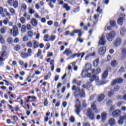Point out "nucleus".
<instances>
[{
  "label": "nucleus",
  "instance_id": "51",
  "mask_svg": "<svg viewBox=\"0 0 126 126\" xmlns=\"http://www.w3.org/2000/svg\"><path fill=\"white\" fill-rule=\"evenodd\" d=\"M95 75H94L93 76L91 77V79H90V82H93V81H94V80H95Z\"/></svg>",
  "mask_w": 126,
  "mask_h": 126
},
{
  "label": "nucleus",
  "instance_id": "21",
  "mask_svg": "<svg viewBox=\"0 0 126 126\" xmlns=\"http://www.w3.org/2000/svg\"><path fill=\"white\" fill-rule=\"evenodd\" d=\"M31 24L32 26H36L38 24V22H37L36 19L32 18L31 20Z\"/></svg>",
  "mask_w": 126,
  "mask_h": 126
},
{
  "label": "nucleus",
  "instance_id": "59",
  "mask_svg": "<svg viewBox=\"0 0 126 126\" xmlns=\"http://www.w3.org/2000/svg\"><path fill=\"white\" fill-rule=\"evenodd\" d=\"M14 1V0H8L7 2L8 4H12L13 3V2Z\"/></svg>",
  "mask_w": 126,
  "mask_h": 126
},
{
  "label": "nucleus",
  "instance_id": "19",
  "mask_svg": "<svg viewBox=\"0 0 126 126\" xmlns=\"http://www.w3.org/2000/svg\"><path fill=\"white\" fill-rule=\"evenodd\" d=\"M63 8H65L66 11H69V10H70V7L68 6V5L67 3L63 4Z\"/></svg>",
  "mask_w": 126,
  "mask_h": 126
},
{
  "label": "nucleus",
  "instance_id": "64",
  "mask_svg": "<svg viewBox=\"0 0 126 126\" xmlns=\"http://www.w3.org/2000/svg\"><path fill=\"white\" fill-rule=\"evenodd\" d=\"M83 126H90V124L88 123H83Z\"/></svg>",
  "mask_w": 126,
  "mask_h": 126
},
{
  "label": "nucleus",
  "instance_id": "30",
  "mask_svg": "<svg viewBox=\"0 0 126 126\" xmlns=\"http://www.w3.org/2000/svg\"><path fill=\"white\" fill-rule=\"evenodd\" d=\"M13 6L14 8H17L18 7V1L15 0L13 2Z\"/></svg>",
  "mask_w": 126,
  "mask_h": 126
},
{
  "label": "nucleus",
  "instance_id": "60",
  "mask_svg": "<svg viewBox=\"0 0 126 126\" xmlns=\"http://www.w3.org/2000/svg\"><path fill=\"white\" fill-rule=\"evenodd\" d=\"M125 71V68L121 67L119 69V72H124Z\"/></svg>",
  "mask_w": 126,
  "mask_h": 126
},
{
  "label": "nucleus",
  "instance_id": "24",
  "mask_svg": "<svg viewBox=\"0 0 126 126\" xmlns=\"http://www.w3.org/2000/svg\"><path fill=\"white\" fill-rule=\"evenodd\" d=\"M21 57L22 58H23V59H26L27 58H28V55L27 54V53H25V52H22L21 54Z\"/></svg>",
  "mask_w": 126,
  "mask_h": 126
},
{
  "label": "nucleus",
  "instance_id": "41",
  "mask_svg": "<svg viewBox=\"0 0 126 126\" xmlns=\"http://www.w3.org/2000/svg\"><path fill=\"white\" fill-rule=\"evenodd\" d=\"M20 21L22 24H24L26 22L25 21V19L24 17L20 18Z\"/></svg>",
  "mask_w": 126,
  "mask_h": 126
},
{
  "label": "nucleus",
  "instance_id": "53",
  "mask_svg": "<svg viewBox=\"0 0 126 126\" xmlns=\"http://www.w3.org/2000/svg\"><path fill=\"white\" fill-rule=\"evenodd\" d=\"M7 42H8V43H9V44H11L12 43V38L9 37L7 39Z\"/></svg>",
  "mask_w": 126,
  "mask_h": 126
},
{
  "label": "nucleus",
  "instance_id": "56",
  "mask_svg": "<svg viewBox=\"0 0 126 126\" xmlns=\"http://www.w3.org/2000/svg\"><path fill=\"white\" fill-rule=\"evenodd\" d=\"M29 12L30 14H33V13H34V10H33V9L30 8V9L29 10Z\"/></svg>",
  "mask_w": 126,
  "mask_h": 126
},
{
  "label": "nucleus",
  "instance_id": "28",
  "mask_svg": "<svg viewBox=\"0 0 126 126\" xmlns=\"http://www.w3.org/2000/svg\"><path fill=\"white\" fill-rule=\"evenodd\" d=\"M106 118H107V114H106V112L102 113L101 114L102 120L103 121H105V120H106Z\"/></svg>",
  "mask_w": 126,
  "mask_h": 126
},
{
  "label": "nucleus",
  "instance_id": "8",
  "mask_svg": "<svg viewBox=\"0 0 126 126\" xmlns=\"http://www.w3.org/2000/svg\"><path fill=\"white\" fill-rule=\"evenodd\" d=\"M122 44V38L120 37L116 38L113 41V45L114 47H119Z\"/></svg>",
  "mask_w": 126,
  "mask_h": 126
},
{
  "label": "nucleus",
  "instance_id": "47",
  "mask_svg": "<svg viewBox=\"0 0 126 126\" xmlns=\"http://www.w3.org/2000/svg\"><path fill=\"white\" fill-rule=\"evenodd\" d=\"M69 121L70 122H71V123H74V121H75V119L73 116H71L70 118Z\"/></svg>",
  "mask_w": 126,
  "mask_h": 126
},
{
  "label": "nucleus",
  "instance_id": "3",
  "mask_svg": "<svg viewBox=\"0 0 126 126\" xmlns=\"http://www.w3.org/2000/svg\"><path fill=\"white\" fill-rule=\"evenodd\" d=\"M75 108V112L76 114H77L78 116H79V117H80V115H79V113H80V101H79V100H78V98H77L76 99Z\"/></svg>",
  "mask_w": 126,
  "mask_h": 126
},
{
  "label": "nucleus",
  "instance_id": "17",
  "mask_svg": "<svg viewBox=\"0 0 126 126\" xmlns=\"http://www.w3.org/2000/svg\"><path fill=\"white\" fill-rule=\"evenodd\" d=\"M55 61L54 60H52L50 61V64L51 66V69L52 71H54V68H55Z\"/></svg>",
  "mask_w": 126,
  "mask_h": 126
},
{
  "label": "nucleus",
  "instance_id": "36",
  "mask_svg": "<svg viewBox=\"0 0 126 126\" xmlns=\"http://www.w3.org/2000/svg\"><path fill=\"white\" fill-rule=\"evenodd\" d=\"M29 57L32 55V49L31 48H29L28 49V53H27Z\"/></svg>",
  "mask_w": 126,
  "mask_h": 126
},
{
  "label": "nucleus",
  "instance_id": "62",
  "mask_svg": "<svg viewBox=\"0 0 126 126\" xmlns=\"http://www.w3.org/2000/svg\"><path fill=\"white\" fill-rule=\"evenodd\" d=\"M3 23H4V24H5V25H7V23H8V20H3Z\"/></svg>",
  "mask_w": 126,
  "mask_h": 126
},
{
  "label": "nucleus",
  "instance_id": "34",
  "mask_svg": "<svg viewBox=\"0 0 126 126\" xmlns=\"http://www.w3.org/2000/svg\"><path fill=\"white\" fill-rule=\"evenodd\" d=\"M23 16L24 17H26V18H27V20L28 21L30 20V15H28V14H27L26 12H25L24 14L23 15Z\"/></svg>",
  "mask_w": 126,
  "mask_h": 126
},
{
  "label": "nucleus",
  "instance_id": "22",
  "mask_svg": "<svg viewBox=\"0 0 126 126\" xmlns=\"http://www.w3.org/2000/svg\"><path fill=\"white\" fill-rule=\"evenodd\" d=\"M125 120V117H120V120L118 121L119 125H123L124 124V120Z\"/></svg>",
  "mask_w": 126,
  "mask_h": 126
},
{
  "label": "nucleus",
  "instance_id": "48",
  "mask_svg": "<svg viewBox=\"0 0 126 126\" xmlns=\"http://www.w3.org/2000/svg\"><path fill=\"white\" fill-rule=\"evenodd\" d=\"M22 8H23L24 10L27 9V5H26V4L23 3L22 5Z\"/></svg>",
  "mask_w": 126,
  "mask_h": 126
},
{
  "label": "nucleus",
  "instance_id": "27",
  "mask_svg": "<svg viewBox=\"0 0 126 126\" xmlns=\"http://www.w3.org/2000/svg\"><path fill=\"white\" fill-rule=\"evenodd\" d=\"M86 69H84V70H89L90 68H91V64L90 63H87L85 66Z\"/></svg>",
  "mask_w": 126,
  "mask_h": 126
},
{
  "label": "nucleus",
  "instance_id": "10",
  "mask_svg": "<svg viewBox=\"0 0 126 126\" xmlns=\"http://www.w3.org/2000/svg\"><path fill=\"white\" fill-rule=\"evenodd\" d=\"M98 44L102 46H104L106 44V40L105 39V35L104 34L101 36Z\"/></svg>",
  "mask_w": 126,
  "mask_h": 126
},
{
  "label": "nucleus",
  "instance_id": "46",
  "mask_svg": "<svg viewBox=\"0 0 126 126\" xmlns=\"http://www.w3.org/2000/svg\"><path fill=\"white\" fill-rule=\"evenodd\" d=\"M15 51H19L20 50V45H16L14 47Z\"/></svg>",
  "mask_w": 126,
  "mask_h": 126
},
{
  "label": "nucleus",
  "instance_id": "1",
  "mask_svg": "<svg viewBox=\"0 0 126 126\" xmlns=\"http://www.w3.org/2000/svg\"><path fill=\"white\" fill-rule=\"evenodd\" d=\"M74 95L75 98H78L79 96L81 98H84V97H85V92H84L83 89L78 88L77 89L76 91L74 92Z\"/></svg>",
  "mask_w": 126,
  "mask_h": 126
},
{
  "label": "nucleus",
  "instance_id": "38",
  "mask_svg": "<svg viewBox=\"0 0 126 126\" xmlns=\"http://www.w3.org/2000/svg\"><path fill=\"white\" fill-rule=\"evenodd\" d=\"M29 39V37L27 36V35H25L23 38V41L24 42H27Z\"/></svg>",
  "mask_w": 126,
  "mask_h": 126
},
{
  "label": "nucleus",
  "instance_id": "55",
  "mask_svg": "<svg viewBox=\"0 0 126 126\" xmlns=\"http://www.w3.org/2000/svg\"><path fill=\"white\" fill-rule=\"evenodd\" d=\"M78 88H78V87L76 88V87L75 86H73L72 87V90L73 91H75V92H76V90Z\"/></svg>",
  "mask_w": 126,
  "mask_h": 126
},
{
  "label": "nucleus",
  "instance_id": "4",
  "mask_svg": "<svg viewBox=\"0 0 126 126\" xmlns=\"http://www.w3.org/2000/svg\"><path fill=\"white\" fill-rule=\"evenodd\" d=\"M10 34H12L14 37H16L18 35V28L16 26H13L12 29H10Z\"/></svg>",
  "mask_w": 126,
  "mask_h": 126
},
{
  "label": "nucleus",
  "instance_id": "57",
  "mask_svg": "<svg viewBox=\"0 0 126 126\" xmlns=\"http://www.w3.org/2000/svg\"><path fill=\"white\" fill-rule=\"evenodd\" d=\"M76 57V56L75 54L72 55L71 56L69 57V60H72V59H74Z\"/></svg>",
  "mask_w": 126,
  "mask_h": 126
},
{
  "label": "nucleus",
  "instance_id": "42",
  "mask_svg": "<svg viewBox=\"0 0 126 126\" xmlns=\"http://www.w3.org/2000/svg\"><path fill=\"white\" fill-rule=\"evenodd\" d=\"M122 55L124 56V57H126V49L125 48H123L121 50Z\"/></svg>",
  "mask_w": 126,
  "mask_h": 126
},
{
  "label": "nucleus",
  "instance_id": "52",
  "mask_svg": "<svg viewBox=\"0 0 126 126\" xmlns=\"http://www.w3.org/2000/svg\"><path fill=\"white\" fill-rule=\"evenodd\" d=\"M97 12H98L99 13H101L103 11V10L102 9L100 8V7H98L96 9Z\"/></svg>",
  "mask_w": 126,
  "mask_h": 126
},
{
  "label": "nucleus",
  "instance_id": "18",
  "mask_svg": "<svg viewBox=\"0 0 126 126\" xmlns=\"http://www.w3.org/2000/svg\"><path fill=\"white\" fill-rule=\"evenodd\" d=\"M108 76V70H106L102 74V79H106Z\"/></svg>",
  "mask_w": 126,
  "mask_h": 126
},
{
  "label": "nucleus",
  "instance_id": "50",
  "mask_svg": "<svg viewBox=\"0 0 126 126\" xmlns=\"http://www.w3.org/2000/svg\"><path fill=\"white\" fill-rule=\"evenodd\" d=\"M27 29L28 30H29L30 31V30H31L32 29V27L31 26V25L28 24L27 25Z\"/></svg>",
  "mask_w": 126,
  "mask_h": 126
},
{
  "label": "nucleus",
  "instance_id": "6",
  "mask_svg": "<svg viewBox=\"0 0 126 126\" xmlns=\"http://www.w3.org/2000/svg\"><path fill=\"white\" fill-rule=\"evenodd\" d=\"M87 116L91 120V121H93V120H95V117L94 116V114L92 112V110L90 109H88L87 111Z\"/></svg>",
  "mask_w": 126,
  "mask_h": 126
},
{
  "label": "nucleus",
  "instance_id": "58",
  "mask_svg": "<svg viewBox=\"0 0 126 126\" xmlns=\"http://www.w3.org/2000/svg\"><path fill=\"white\" fill-rule=\"evenodd\" d=\"M87 88L88 89V88H90L91 87V83H90L89 82H88L86 84Z\"/></svg>",
  "mask_w": 126,
  "mask_h": 126
},
{
  "label": "nucleus",
  "instance_id": "39",
  "mask_svg": "<svg viewBox=\"0 0 126 126\" xmlns=\"http://www.w3.org/2000/svg\"><path fill=\"white\" fill-rule=\"evenodd\" d=\"M9 10L10 13H11V14H13V15H14V14H15V10H14V9L11 8L9 9Z\"/></svg>",
  "mask_w": 126,
  "mask_h": 126
},
{
  "label": "nucleus",
  "instance_id": "15",
  "mask_svg": "<svg viewBox=\"0 0 126 126\" xmlns=\"http://www.w3.org/2000/svg\"><path fill=\"white\" fill-rule=\"evenodd\" d=\"M105 98V94H99L97 97L98 102H102Z\"/></svg>",
  "mask_w": 126,
  "mask_h": 126
},
{
  "label": "nucleus",
  "instance_id": "26",
  "mask_svg": "<svg viewBox=\"0 0 126 126\" xmlns=\"http://www.w3.org/2000/svg\"><path fill=\"white\" fill-rule=\"evenodd\" d=\"M98 63H99V59H96L93 63V65L94 67H97L98 66Z\"/></svg>",
  "mask_w": 126,
  "mask_h": 126
},
{
  "label": "nucleus",
  "instance_id": "45",
  "mask_svg": "<svg viewBox=\"0 0 126 126\" xmlns=\"http://www.w3.org/2000/svg\"><path fill=\"white\" fill-rule=\"evenodd\" d=\"M55 39H56V35H52L51 36L50 38V41H54Z\"/></svg>",
  "mask_w": 126,
  "mask_h": 126
},
{
  "label": "nucleus",
  "instance_id": "7",
  "mask_svg": "<svg viewBox=\"0 0 126 126\" xmlns=\"http://www.w3.org/2000/svg\"><path fill=\"white\" fill-rule=\"evenodd\" d=\"M124 80L122 78H118L113 80L112 82L111 85H116V84H121L123 83Z\"/></svg>",
  "mask_w": 126,
  "mask_h": 126
},
{
  "label": "nucleus",
  "instance_id": "61",
  "mask_svg": "<svg viewBox=\"0 0 126 126\" xmlns=\"http://www.w3.org/2000/svg\"><path fill=\"white\" fill-rule=\"evenodd\" d=\"M44 106H48V100L46 98L44 99Z\"/></svg>",
  "mask_w": 126,
  "mask_h": 126
},
{
  "label": "nucleus",
  "instance_id": "40",
  "mask_svg": "<svg viewBox=\"0 0 126 126\" xmlns=\"http://www.w3.org/2000/svg\"><path fill=\"white\" fill-rule=\"evenodd\" d=\"M114 93H115V92L114 91L112 90L108 93V96L109 97H112V96H113V95H114Z\"/></svg>",
  "mask_w": 126,
  "mask_h": 126
},
{
  "label": "nucleus",
  "instance_id": "5",
  "mask_svg": "<svg viewBox=\"0 0 126 126\" xmlns=\"http://www.w3.org/2000/svg\"><path fill=\"white\" fill-rule=\"evenodd\" d=\"M78 33L79 39L80 37H81L82 36V32H81V30H75L72 31V32L70 33V36L71 37H73L74 36H75V34Z\"/></svg>",
  "mask_w": 126,
  "mask_h": 126
},
{
  "label": "nucleus",
  "instance_id": "32",
  "mask_svg": "<svg viewBox=\"0 0 126 126\" xmlns=\"http://www.w3.org/2000/svg\"><path fill=\"white\" fill-rule=\"evenodd\" d=\"M6 29H7V28L6 27H5L4 28H2L0 29L1 34H4V33H5V31H6Z\"/></svg>",
  "mask_w": 126,
  "mask_h": 126
},
{
  "label": "nucleus",
  "instance_id": "23",
  "mask_svg": "<svg viewBox=\"0 0 126 126\" xmlns=\"http://www.w3.org/2000/svg\"><path fill=\"white\" fill-rule=\"evenodd\" d=\"M50 36L48 34H45L44 36L43 40L45 42H49L50 41Z\"/></svg>",
  "mask_w": 126,
  "mask_h": 126
},
{
  "label": "nucleus",
  "instance_id": "43",
  "mask_svg": "<svg viewBox=\"0 0 126 126\" xmlns=\"http://www.w3.org/2000/svg\"><path fill=\"white\" fill-rule=\"evenodd\" d=\"M110 25L112 27H114V26H116V22L115 21H111Z\"/></svg>",
  "mask_w": 126,
  "mask_h": 126
},
{
  "label": "nucleus",
  "instance_id": "44",
  "mask_svg": "<svg viewBox=\"0 0 126 126\" xmlns=\"http://www.w3.org/2000/svg\"><path fill=\"white\" fill-rule=\"evenodd\" d=\"M0 42L1 44H3L4 43V39H3V37L0 34Z\"/></svg>",
  "mask_w": 126,
  "mask_h": 126
},
{
  "label": "nucleus",
  "instance_id": "25",
  "mask_svg": "<svg viewBox=\"0 0 126 126\" xmlns=\"http://www.w3.org/2000/svg\"><path fill=\"white\" fill-rule=\"evenodd\" d=\"M21 33H24L25 32H26V25H23L22 26L21 29Z\"/></svg>",
  "mask_w": 126,
  "mask_h": 126
},
{
  "label": "nucleus",
  "instance_id": "63",
  "mask_svg": "<svg viewBox=\"0 0 126 126\" xmlns=\"http://www.w3.org/2000/svg\"><path fill=\"white\" fill-rule=\"evenodd\" d=\"M53 21H49L47 22V24L49 26L53 25Z\"/></svg>",
  "mask_w": 126,
  "mask_h": 126
},
{
  "label": "nucleus",
  "instance_id": "13",
  "mask_svg": "<svg viewBox=\"0 0 126 126\" xmlns=\"http://www.w3.org/2000/svg\"><path fill=\"white\" fill-rule=\"evenodd\" d=\"M108 125L110 126H114L116 125V119L114 118H111L108 120Z\"/></svg>",
  "mask_w": 126,
  "mask_h": 126
},
{
  "label": "nucleus",
  "instance_id": "9",
  "mask_svg": "<svg viewBox=\"0 0 126 126\" xmlns=\"http://www.w3.org/2000/svg\"><path fill=\"white\" fill-rule=\"evenodd\" d=\"M82 77L85 78L86 76L90 77L91 76V73H88V70H83L82 72Z\"/></svg>",
  "mask_w": 126,
  "mask_h": 126
},
{
  "label": "nucleus",
  "instance_id": "35",
  "mask_svg": "<svg viewBox=\"0 0 126 126\" xmlns=\"http://www.w3.org/2000/svg\"><path fill=\"white\" fill-rule=\"evenodd\" d=\"M28 36L30 37V38H32L33 37V32L31 31H29L28 32Z\"/></svg>",
  "mask_w": 126,
  "mask_h": 126
},
{
  "label": "nucleus",
  "instance_id": "37",
  "mask_svg": "<svg viewBox=\"0 0 126 126\" xmlns=\"http://www.w3.org/2000/svg\"><path fill=\"white\" fill-rule=\"evenodd\" d=\"M27 46H28V48H32V47H33V44H32V41H29L27 43Z\"/></svg>",
  "mask_w": 126,
  "mask_h": 126
},
{
  "label": "nucleus",
  "instance_id": "14",
  "mask_svg": "<svg viewBox=\"0 0 126 126\" xmlns=\"http://www.w3.org/2000/svg\"><path fill=\"white\" fill-rule=\"evenodd\" d=\"M72 52L69 49H66L63 52V55H66L67 57H69L70 55H72Z\"/></svg>",
  "mask_w": 126,
  "mask_h": 126
},
{
  "label": "nucleus",
  "instance_id": "29",
  "mask_svg": "<svg viewBox=\"0 0 126 126\" xmlns=\"http://www.w3.org/2000/svg\"><path fill=\"white\" fill-rule=\"evenodd\" d=\"M126 29L125 28H122L121 29V31H120V34L121 35V36H124L125 35V33H126Z\"/></svg>",
  "mask_w": 126,
  "mask_h": 126
},
{
  "label": "nucleus",
  "instance_id": "12",
  "mask_svg": "<svg viewBox=\"0 0 126 126\" xmlns=\"http://www.w3.org/2000/svg\"><path fill=\"white\" fill-rule=\"evenodd\" d=\"M105 52H106V47L103 46L102 47H100L98 49V53H99V54L100 55V56H102V55H104Z\"/></svg>",
  "mask_w": 126,
  "mask_h": 126
},
{
  "label": "nucleus",
  "instance_id": "31",
  "mask_svg": "<svg viewBox=\"0 0 126 126\" xmlns=\"http://www.w3.org/2000/svg\"><path fill=\"white\" fill-rule=\"evenodd\" d=\"M117 64H118V63H117V61L116 60L112 61L111 63V65L113 67L117 66Z\"/></svg>",
  "mask_w": 126,
  "mask_h": 126
},
{
  "label": "nucleus",
  "instance_id": "11",
  "mask_svg": "<svg viewBox=\"0 0 126 126\" xmlns=\"http://www.w3.org/2000/svg\"><path fill=\"white\" fill-rule=\"evenodd\" d=\"M112 115L113 118H117L121 115V111L120 110H116L112 112Z\"/></svg>",
  "mask_w": 126,
  "mask_h": 126
},
{
  "label": "nucleus",
  "instance_id": "2",
  "mask_svg": "<svg viewBox=\"0 0 126 126\" xmlns=\"http://www.w3.org/2000/svg\"><path fill=\"white\" fill-rule=\"evenodd\" d=\"M115 37H116V32L114 31H112L106 35V39L109 42H112Z\"/></svg>",
  "mask_w": 126,
  "mask_h": 126
},
{
  "label": "nucleus",
  "instance_id": "16",
  "mask_svg": "<svg viewBox=\"0 0 126 126\" xmlns=\"http://www.w3.org/2000/svg\"><path fill=\"white\" fill-rule=\"evenodd\" d=\"M32 43H33L32 47L34 49H37V48H38V47H39V42H38V41H36L35 40H33Z\"/></svg>",
  "mask_w": 126,
  "mask_h": 126
},
{
  "label": "nucleus",
  "instance_id": "33",
  "mask_svg": "<svg viewBox=\"0 0 126 126\" xmlns=\"http://www.w3.org/2000/svg\"><path fill=\"white\" fill-rule=\"evenodd\" d=\"M96 101L94 102L93 104L91 105V108L93 110H96L97 106H96Z\"/></svg>",
  "mask_w": 126,
  "mask_h": 126
},
{
  "label": "nucleus",
  "instance_id": "54",
  "mask_svg": "<svg viewBox=\"0 0 126 126\" xmlns=\"http://www.w3.org/2000/svg\"><path fill=\"white\" fill-rule=\"evenodd\" d=\"M29 99H31V96H28L25 98L26 102L29 103Z\"/></svg>",
  "mask_w": 126,
  "mask_h": 126
},
{
  "label": "nucleus",
  "instance_id": "20",
  "mask_svg": "<svg viewBox=\"0 0 126 126\" xmlns=\"http://www.w3.org/2000/svg\"><path fill=\"white\" fill-rule=\"evenodd\" d=\"M124 21L123 17H119L117 20V23L119 25H123V21Z\"/></svg>",
  "mask_w": 126,
  "mask_h": 126
},
{
  "label": "nucleus",
  "instance_id": "49",
  "mask_svg": "<svg viewBox=\"0 0 126 126\" xmlns=\"http://www.w3.org/2000/svg\"><path fill=\"white\" fill-rule=\"evenodd\" d=\"M12 118L13 121H15V122H17V121H18V118L17 117V116L15 115L13 116Z\"/></svg>",
  "mask_w": 126,
  "mask_h": 126
}]
</instances>
